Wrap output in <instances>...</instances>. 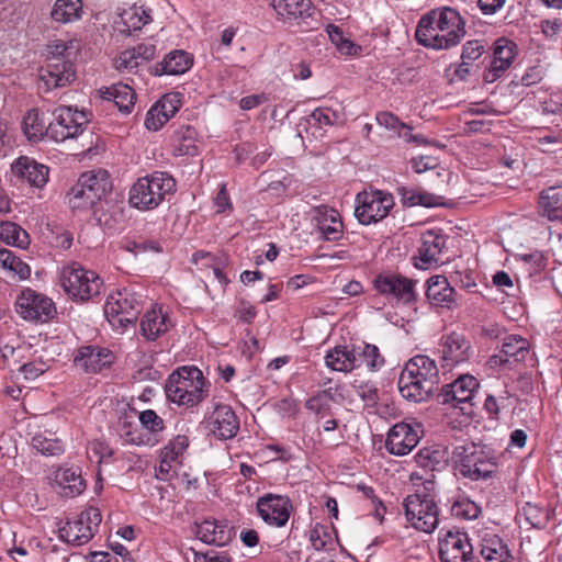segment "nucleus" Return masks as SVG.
I'll return each instance as SVG.
<instances>
[{"label": "nucleus", "mask_w": 562, "mask_h": 562, "mask_svg": "<svg viewBox=\"0 0 562 562\" xmlns=\"http://www.w3.org/2000/svg\"><path fill=\"white\" fill-rule=\"evenodd\" d=\"M454 470L472 481L486 480L497 471V458L493 449L473 441L456 445L452 450Z\"/></svg>", "instance_id": "obj_1"}, {"label": "nucleus", "mask_w": 562, "mask_h": 562, "mask_svg": "<svg viewBox=\"0 0 562 562\" xmlns=\"http://www.w3.org/2000/svg\"><path fill=\"white\" fill-rule=\"evenodd\" d=\"M165 392L172 403L193 407L207 396L209 390L201 370L195 367H181L169 375Z\"/></svg>", "instance_id": "obj_2"}, {"label": "nucleus", "mask_w": 562, "mask_h": 562, "mask_svg": "<svg viewBox=\"0 0 562 562\" xmlns=\"http://www.w3.org/2000/svg\"><path fill=\"white\" fill-rule=\"evenodd\" d=\"M176 191V181L167 172L155 171L137 179L128 192V202L139 211H150Z\"/></svg>", "instance_id": "obj_3"}, {"label": "nucleus", "mask_w": 562, "mask_h": 562, "mask_svg": "<svg viewBox=\"0 0 562 562\" xmlns=\"http://www.w3.org/2000/svg\"><path fill=\"white\" fill-rule=\"evenodd\" d=\"M112 190L110 175L104 169L83 172L67 193L72 210L88 211L105 198Z\"/></svg>", "instance_id": "obj_4"}, {"label": "nucleus", "mask_w": 562, "mask_h": 562, "mask_svg": "<svg viewBox=\"0 0 562 562\" xmlns=\"http://www.w3.org/2000/svg\"><path fill=\"white\" fill-rule=\"evenodd\" d=\"M59 282L74 302H88L100 294L103 281L93 270L72 261L64 266L59 272Z\"/></svg>", "instance_id": "obj_5"}, {"label": "nucleus", "mask_w": 562, "mask_h": 562, "mask_svg": "<svg viewBox=\"0 0 562 562\" xmlns=\"http://www.w3.org/2000/svg\"><path fill=\"white\" fill-rule=\"evenodd\" d=\"M434 482L428 480L424 491L406 496L403 502L405 517L416 529L426 533L432 532L438 526V506L435 495L430 493Z\"/></svg>", "instance_id": "obj_6"}, {"label": "nucleus", "mask_w": 562, "mask_h": 562, "mask_svg": "<svg viewBox=\"0 0 562 562\" xmlns=\"http://www.w3.org/2000/svg\"><path fill=\"white\" fill-rule=\"evenodd\" d=\"M140 312V295L126 289L110 294L104 304V315L116 328H124L135 322Z\"/></svg>", "instance_id": "obj_7"}, {"label": "nucleus", "mask_w": 562, "mask_h": 562, "mask_svg": "<svg viewBox=\"0 0 562 562\" xmlns=\"http://www.w3.org/2000/svg\"><path fill=\"white\" fill-rule=\"evenodd\" d=\"M356 203L355 216L362 225L382 221L395 204L393 195L381 190L359 192Z\"/></svg>", "instance_id": "obj_8"}, {"label": "nucleus", "mask_w": 562, "mask_h": 562, "mask_svg": "<svg viewBox=\"0 0 562 562\" xmlns=\"http://www.w3.org/2000/svg\"><path fill=\"white\" fill-rule=\"evenodd\" d=\"M53 114L55 121L47 126V138L55 142L76 138L82 134L89 123V117L85 112L74 110L71 106H59Z\"/></svg>", "instance_id": "obj_9"}, {"label": "nucleus", "mask_w": 562, "mask_h": 562, "mask_svg": "<svg viewBox=\"0 0 562 562\" xmlns=\"http://www.w3.org/2000/svg\"><path fill=\"white\" fill-rule=\"evenodd\" d=\"M76 79V67L71 59L46 58L38 70V88L45 92L65 88Z\"/></svg>", "instance_id": "obj_10"}, {"label": "nucleus", "mask_w": 562, "mask_h": 562, "mask_svg": "<svg viewBox=\"0 0 562 562\" xmlns=\"http://www.w3.org/2000/svg\"><path fill=\"white\" fill-rule=\"evenodd\" d=\"M15 307L18 314L26 321L46 323L56 314L53 301L32 289L21 292L15 301Z\"/></svg>", "instance_id": "obj_11"}, {"label": "nucleus", "mask_w": 562, "mask_h": 562, "mask_svg": "<svg viewBox=\"0 0 562 562\" xmlns=\"http://www.w3.org/2000/svg\"><path fill=\"white\" fill-rule=\"evenodd\" d=\"M438 20L436 21L440 26V35L436 33L439 43V50L450 49L457 46L465 36V21L460 13L452 8L443 7L438 8Z\"/></svg>", "instance_id": "obj_12"}, {"label": "nucleus", "mask_w": 562, "mask_h": 562, "mask_svg": "<svg viewBox=\"0 0 562 562\" xmlns=\"http://www.w3.org/2000/svg\"><path fill=\"white\" fill-rule=\"evenodd\" d=\"M415 283L402 274L390 272L376 276L373 281L379 293L405 304L416 301Z\"/></svg>", "instance_id": "obj_13"}, {"label": "nucleus", "mask_w": 562, "mask_h": 562, "mask_svg": "<svg viewBox=\"0 0 562 562\" xmlns=\"http://www.w3.org/2000/svg\"><path fill=\"white\" fill-rule=\"evenodd\" d=\"M292 509V502L285 495L266 494L257 501L258 515L274 527L285 526Z\"/></svg>", "instance_id": "obj_14"}, {"label": "nucleus", "mask_w": 562, "mask_h": 562, "mask_svg": "<svg viewBox=\"0 0 562 562\" xmlns=\"http://www.w3.org/2000/svg\"><path fill=\"white\" fill-rule=\"evenodd\" d=\"M528 359L532 360V352L528 339L519 335H507L503 339L499 352L488 359V364L491 368H496L524 362Z\"/></svg>", "instance_id": "obj_15"}, {"label": "nucleus", "mask_w": 562, "mask_h": 562, "mask_svg": "<svg viewBox=\"0 0 562 562\" xmlns=\"http://www.w3.org/2000/svg\"><path fill=\"white\" fill-rule=\"evenodd\" d=\"M441 562H472L473 547L467 533L448 531L439 542Z\"/></svg>", "instance_id": "obj_16"}, {"label": "nucleus", "mask_w": 562, "mask_h": 562, "mask_svg": "<svg viewBox=\"0 0 562 562\" xmlns=\"http://www.w3.org/2000/svg\"><path fill=\"white\" fill-rule=\"evenodd\" d=\"M515 49L516 44L507 38H498L495 42L490 67L483 74L485 82H495L504 75L515 59Z\"/></svg>", "instance_id": "obj_17"}, {"label": "nucleus", "mask_w": 562, "mask_h": 562, "mask_svg": "<svg viewBox=\"0 0 562 562\" xmlns=\"http://www.w3.org/2000/svg\"><path fill=\"white\" fill-rule=\"evenodd\" d=\"M206 423L211 432L222 440L235 437L239 429L238 417L226 404H216Z\"/></svg>", "instance_id": "obj_18"}, {"label": "nucleus", "mask_w": 562, "mask_h": 562, "mask_svg": "<svg viewBox=\"0 0 562 562\" xmlns=\"http://www.w3.org/2000/svg\"><path fill=\"white\" fill-rule=\"evenodd\" d=\"M477 380L469 374L460 375L452 383L442 386L439 398L442 404H469L477 391Z\"/></svg>", "instance_id": "obj_19"}, {"label": "nucleus", "mask_w": 562, "mask_h": 562, "mask_svg": "<svg viewBox=\"0 0 562 562\" xmlns=\"http://www.w3.org/2000/svg\"><path fill=\"white\" fill-rule=\"evenodd\" d=\"M418 431L406 423L395 424L389 431L385 448L391 454L405 456L418 443Z\"/></svg>", "instance_id": "obj_20"}, {"label": "nucleus", "mask_w": 562, "mask_h": 562, "mask_svg": "<svg viewBox=\"0 0 562 562\" xmlns=\"http://www.w3.org/2000/svg\"><path fill=\"white\" fill-rule=\"evenodd\" d=\"M403 373L419 380L430 391L435 392L439 384V371L432 359L424 355H417L409 359Z\"/></svg>", "instance_id": "obj_21"}, {"label": "nucleus", "mask_w": 562, "mask_h": 562, "mask_svg": "<svg viewBox=\"0 0 562 562\" xmlns=\"http://www.w3.org/2000/svg\"><path fill=\"white\" fill-rule=\"evenodd\" d=\"M113 361L112 352L99 346H83L75 356V364L87 373H97Z\"/></svg>", "instance_id": "obj_22"}, {"label": "nucleus", "mask_w": 562, "mask_h": 562, "mask_svg": "<svg viewBox=\"0 0 562 562\" xmlns=\"http://www.w3.org/2000/svg\"><path fill=\"white\" fill-rule=\"evenodd\" d=\"M313 222L324 239L336 241L342 235V222L339 213L326 205L313 209Z\"/></svg>", "instance_id": "obj_23"}, {"label": "nucleus", "mask_w": 562, "mask_h": 562, "mask_svg": "<svg viewBox=\"0 0 562 562\" xmlns=\"http://www.w3.org/2000/svg\"><path fill=\"white\" fill-rule=\"evenodd\" d=\"M442 361L445 367H453L465 362L471 356V344L459 333H451L443 337L441 345Z\"/></svg>", "instance_id": "obj_24"}, {"label": "nucleus", "mask_w": 562, "mask_h": 562, "mask_svg": "<svg viewBox=\"0 0 562 562\" xmlns=\"http://www.w3.org/2000/svg\"><path fill=\"white\" fill-rule=\"evenodd\" d=\"M195 536L206 544L224 547L233 540L235 531L223 521L204 520L196 525Z\"/></svg>", "instance_id": "obj_25"}, {"label": "nucleus", "mask_w": 562, "mask_h": 562, "mask_svg": "<svg viewBox=\"0 0 562 562\" xmlns=\"http://www.w3.org/2000/svg\"><path fill=\"white\" fill-rule=\"evenodd\" d=\"M12 172L30 186L43 188L48 181V168L29 157H20L12 164Z\"/></svg>", "instance_id": "obj_26"}, {"label": "nucleus", "mask_w": 562, "mask_h": 562, "mask_svg": "<svg viewBox=\"0 0 562 562\" xmlns=\"http://www.w3.org/2000/svg\"><path fill=\"white\" fill-rule=\"evenodd\" d=\"M454 295L456 291L447 278L434 276L427 280L426 296L431 304L451 308L456 302Z\"/></svg>", "instance_id": "obj_27"}, {"label": "nucleus", "mask_w": 562, "mask_h": 562, "mask_svg": "<svg viewBox=\"0 0 562 562\" xmlns=\"http://www.w3.org/2000/svg\"><path fill=\"white\" fill-rule=\"evenodd\" d=\"M439 9H434L424 14L417 24L415 31V38L418 44L424 47L439 50V43L436 37V33L438 36L440 35V26L436 22L438 20Z\"/></svg>", "instance_id": "obj_28"}, {"label": "nucleus", "mask_w": 562, "mask_h": 562, "mask_svg": "<svg viewBox=\"0 0 562 562\" xmlns=\"http://www.w3.org/2000/svg\"><path fill=\"white\" fill-rule=\"evenodd\" d=\"M150 13V9L134 3L119 12V21L115 23L123 25V27L120 29L121 32L131 34L133 31H139L144 25L151 22Z\"/></svg>", "instance_id": "obj_29"}, {"label": "nucleus", "mask_w": 562, "mask_h": 562, "mask_svg": "<svg viewBox=\"0 0 562 562\" xmlns=\"http://www.w3.org/2000/svg\"><path fill=\"white\" fill-rule=\"evenodd\" d=\"M192 66L190 55L184 50H172L165 56L162 61L157 63L151 74L155 76L162 75H182Z\"/></svg>", "instance_id": "obj_30"}, {"label": "nucleus", "mask_w": 562, "mask_h": 562, "mask_svg": "<svg viewBox=\"0 0 562 562\" xmlns=\"http://www.w3.org/2000/svg\"><path fill=\"white\" fill-rule=\"evenodd\" d=\"M481 555L485 562H513L514 557L503 539L494 533H486L481 541Z\"/></svg>", "instance_id": "obj_31"}, {"label": "nucleus", "mask_w": 562, "mask_h": 562, "mask_svg": "<svg viewBox=\"0 0 562 562\" xmlns=\"http://www.w3.org/2000/svg\"><path fill=\"white\" fill-rule=\"evenodd\" d=\"M356 347L336 346L327 351L325 362L328 368L338 372H350L359 367Z\"/></svg>", "instance_id": "obj_32"}, {"label": "nucleus", "mask_w": 562, "mask_h": 562, "mask_svg": "<svg viewBox=\"0 0 562 562\" xmlns=\"http://www.w3.org/2000/svg\"><path fill=\"white\" fill-rule=\"evenodd\" d=\"M156 47L153 44H139L120 54L115 64L119 70H132L140 64L155 57Z\"/></svg>", "instance_id": "obj_33"}, {"label": "nucleus", "mask_w": 562, "mask_h": 562, "mask_svg": "<svg viewBox=\"0 0 562 562\" xmlns=\"http://www.w3.org/2000/svg\"><path fill=\"white\" fill-rule=\"evenodd\" d=\"M198 133L190 125H181L175 130L172 135V147L176 156H196L199 146L196 144Z\"/></svg>", "instance_id": "obj_34"}, {"label": "nucleus", "mask_w": 562, "mask_h": 562, "mask_svg": "<svg viewBox=\"0 0 562 562\" xmlns=\"http://www.w3.org/2000/svg\"><path fill=\"white\" fill-rule=\"evenodd\" d=\"M539 210L549 221H562V187H549L541 191Z\"/></svg>", "instance_id": "obj_35"}, {"label": "nucleus", "mask_w": 562, "mask_h": 562, "mask_svg": "<svg viewBox=\"0 0 562 562\" xmlns=\"http://www.w3.org/2000/svg\"><path fill=\"white\" fill-rule=\"evenodd\" d=\"M104 100L113 101L121 112L131 113L136 94L134 90L125 83H116L100 90Z\"/></svg>", "instance_id": "obj_36"}, {"label": "nucleus", "mask_w": 562, "mask_h": 562, "mask_svg": "<svg viewBox=\"0 0 562 562\" xmlns=\"http://www.w3.org/2000/svg\"><path fill=\"white\" fill-rule=\"evenodd\" d=\"M55 481L67 497H75L85 491L86 484L79 468L58 469Z\"/></svg>", "instance_id": "obj_37"}, {"label": "nucleus", "mask_w": 562, "mask_h": 562, "mask_svg": "<svg viewBox=\"0 0 562 562\" xmlns=\"http://www.w3.org/2000/svg\"><path fill=\"white\" fill-rule=\"evenodd\" d=\"M82 0H56L50 11L52 20L59 24L76 22L82 18Z\"/></svg>", "instance_id": "obj_38"}, {"label": "nucleus", "mask_w": 562, "mask_h": 562, "mask_svg": "<svg viewBox=\"0 0 562 562\" xmlns=\"http://www.w3.org/2000/svg\"><path fill=\"white\" fill-rule=\"evenodd\" d=\"M274 11L284 18L304 20L314 12L311 0H272Z\"/></svg>", "instance_id": "obj_39"}, {"label": "nucleus", "mask_w": 562, "mask_h": 562, "mask_svg": "<svg viewBox=\"0 0 562 562\" xmlns=\"http://www.w3.org/2000/svg\"><path fill=\"white\" fill-rule=\"evenodd\" d=\"M167 330L168 317L160 308L146 312L140 319V333L147 340H156Z\"/></svg>", "instance_id": "obj_40"}, {"label": "nucleus", "mask_w": 562, "mask_h": 562, "mask_svg": "<svg viewBox=\"0 0 562 562\" xmlns=\"http://www.w3.org/2000/svg\"><path fill=\"white\" fill-rule=\"evenodd\" d=\"M93 527L86 525L78 516L72 521H67L59 528V537L65 542L74 546H82L93 537Z\"/></svg>", "instance_id": "obj_41"}, {"label": "nucleus", "mask_w": 562, "mask_h": 562, "mask_svg": "<svg viewBox=\"0 0 562 562\" xmlns=\"http://www.w3.org/2000/svg\"><path fill=\"white\" fill-rule=\"evenodd\" d=\"M445 238L432 232H427L423 235L422 246L418 249V260L423 263H416L418 268H425V265L438 262L442 248L445 247Z\"/></svg>", "instance_id": "obj_42"}, {"label": "nucleus", "mask_w": 562, "mask_h": 562, "mask_svg": "<svg viewBox=\"0 0 562 562\" xmlns=\"http://www.w3.org/2000/svg\"><path fill=\"white\" fill-rule=\"evenodd\" d=\"M397 385L401 395L405 400L414 403L425 402L434 394V392L423 385L419 380H416L403 372L400 374Z\"/></svg>", "instance_id": "obj_43"}, {"label": "nucleus", "mask_w": 562, "mask_h": 562, "mask_svg": "<svg viewBox=\"0 0 562 562\" xmlns=\"http://www.w3.org/2000/svg\"><path fill=\"white\" fill-rule=\"evenodd\" d=\"M32 446L43 456H59L64 452V443L55 432L44 431L32 438Z\"/></svg>", "instance_id": "obj_44"}, {"label": "nucleus", "mask_w": 562, "mask_h": 562, "mask_svg": "<svg viewBox=\"0 0 562 562\" xmlns=\"http://www.w3.org/2000/svg\"><path fill=\"white\" fill-rule=\"evenodd\" d=\"M23 133L31 142H38L47 137V126L40 117L37 109L30 110L23 119Z\"/></svg>", "instance_id": "obj_45"}, {"label": "nucleus", "mask_w": 562, "mask_h": 562, "mask_svg": "<svg viewBox=\"0 0 562 562\" xmlns=\"http://www.w3.org/2000/svg\"><path fill=\"white\" fill-rule=\"evenodd\" d=\"M0 239L8 245L26 248L30 244V236L25 229L13 222L0 223Z\"/></svg>", "instance_id": "obj_46"}, {"label": "nucleus", "mask_w": 562, "mask_h": 562, "mask_svg": "<svg viewBox=\"0 0 562 562\" xmlns=\"http://www.w3.org/2000/svg\"><path fill=\"white\" fill-rule=\"evenodd\" d=\"M356 355L359 359V367L364 363L371 371L379 370L384 363V358L374 345L364 344L362 347H356Z\"/></svg>", "instance_id": "obj_47"}, {"label": "nucleus", "mask_w": 562, "mask_h": 562, "mask_svg": "<svg viewBox=\"0 0 562 562\" xmlns=\"http://www.w3.org/2000/svg\"><path fill=\"white\" fill-rule=\"evenodd\" d=\"M0 267L13 272L21 279L29 278L31 272L30 267L25 262L16 257L11 250L4 248L0 249Z\"/></svg>", "instance_id": "obj_48"}, {"label": "nucleus", "mask_w": 562, "mask_h": 562, "mask_svg": "<svg viewBox=\"0 0 562 562\" xmlns=\"http://www.w3.org/2000/svg\"><path fill=\"white\" fill-rule=\"evenodd\" d=\"M311 120L318 128H326L342 123L341 115L327 106L315 109L311 114Z\"/></svg>", "instance_id": "obj_49"}, {"label": "nucleus", "mask_w": 562, "mask_h": 562, "mask_svg": "<svg viewBox=\"0 0 562 562\" xmlns=\"http://www.w3.org/2000/svg\"><path fill=\"white\" fill-rule=\"evenodd\" d=\"M481 512V507L469 498H461L452 505V514L463 519H475L480 516Z\"/></svg>", "instance_id": "obj_50"}, {"label": "nucleus", "mask_w": 562, "mask_h": 562, "mask_svg": "<svg viewBox=\"0 0 562 562\" xmlns=\"http://www.w3.org/2000/svg\"><path fill=\"white\" fill-rule=\"evenodd\" d=\"M189 446V439L184 435H178L164 447L161 453L165 458H169L176 463L180 464L178 460Z\"/></svg>", "instance_id": "obj_51"}, {"label": "nucleus", "mask_w": 562, "mask_h": 562, "mask_svg": "<svg viewBox=\"0 0 562 562\" xmlns=\"http://www.w3.org/2000/svg\"><path fill=\"white\" fill-rule=\"evenodd\" d=\"M181 99L179 93H167L162 95L155 104L154 111L157 109L160 113L166 114L167 119H171L180 109Z\"/></svg>", "instance_id": "obj_52"}, {"label": "nucleus", "mask_w": 562, "mask_h": 562, "mask_svg": "<svg viewBox=\"0 0 562 562\" xmlns=\"http://www.w3.org/2000/svg\"><path fill=\"white\" fill-rule=\"evenodd\" d=\"M49 369V363L42 359H36L20 367L19 372L25 380L32 381L45 373Z\"/></svg>", "instance_id": "obj_53"}, {"label": "nucleus", "mask_w": 562, "mask_h": 562, "mask_svg": "<svg viewBox=\"0 0 562 562\" xmlns=\"http://www.w3.org/2000/svg\"><path fill=\"white\" fill-rule=\"evenodd\" d=\"M138 418L142 426L151 432H158L165 428L164 419L153 409L140 412Z\"/></svg>", "instance_id": "obj_54"}, {"label": "nucleus", "mask_w": 562, "mask_h": 562, "mask_svg": "<svg viewBox=\"0 0 562 562\" xmlns=\"http://www.w3.org/2000/svg\"><path fill=\"white\" fill-rule=\"evenodd\" d=\"M330 540V533L327 531V528L323 525L316 524L310 530V541L313 548L317 551L324 550Z\"/></svg>", "instance_id": "obj_55"}, {"label": "nucleus", "mask_w": 562, "mask_h": 562, "mask_svg": "<svg viewBox=\"0 0 562 562\" xmlns=\"http://www.w3.org/2000/svg\"><path fill=\"white\" fill-rule=\"evenodd\" d=\"M484 52L485 46L482 41H468L462 47L461 60L472 63L479 59L484 54Z\"/></svg>", "instance_id": "obj_56"}, {"label": "nucleus", "mask_w": 562, "mask_h": 562, "mask_svg": "<svg viewBox=\"0 0 562 562\" xmlns=\"http://www.w3.org/2000/svg\"><path fill=\"white\" fill-rule=\"evenodd\" d=\"M415 460L418 465L430 471L437 470V467L440 464L439 452L430 451L429 449L419 450L415 456Z\"/></svg>", "instance_id": "obj_57"}, {"label": "nucleus", "mask_w": 562, "mask_h": 562, "mask_svg": "<svg viewBox=\"0 0 562 562\" xmlns=\"http://www.w3.org/2000/svg\"><path fill=\"white\" fill-rule=\"evenodd\" d=\"M376 122L386 130L397 132V130H409V126L401 122L400 119L391 112H380L376 114Z\"/></svg>", "instance_id": "obj_58"}, {"label": "nucleus", "mask_w": 562, "mask_h": 562, "mask_svg": "<svg viewBox=\"0 0 562 562\" xmlns=\"http://www.w3.org/2000/svg\"><path fill=\"white\" fill-rule=\"evenodd\" d=\"M72 48L71 42L64 41H55L52 44L47 45V56L46 58H60V59H70V49Z\"/></svg>", "instance_id": "obj_59"}, {"label": "nucleus", "mask_w": 562, "mask_h": 562, "mask_svg": "<svg viewBox=\"0 0 562 562\" xmlns=\"http://www.w3.org/2000/svg\"><path fill=\"white\" fill-rule=\"evenodd\" d=\"M357 394L362 398L367 406H375L379 401L378 389L371 382H366L358 385Z\"/></svg>", "instance_id": "obj_60"}, {"label": "nucleus", "mask_w": 562, "mask_h": 562, "mask_svg": "<svg viewBox=\"0 0 562 562\" xmlns=\"http://www.w3.org/2000/svg\"><path fill=\"white\" fill-rule=\"evenodd\" d=\"M169 120L166 114L160 113L157 109L154 111V105L149 109L145 119V126L149 131H158Z\"/></svg>", "instance_id": "obj_61"}, {"label": "nucleus", "mask_w": 562, "mask_h": 562, "mask_svg": "<svg viewBox=\"0 0 562 562\" xmlns=\"http://www.w3.org/2000/svg\"><path fill=\"white\" fill-rule=\"evenodd\" d=\"M173 463L176 462L160 453V463L156 470V477L160 481L170 480L176 474Z\"/></svg>", "instance_id": "obj_62"}, {"label": "nucleus", "mask_w": 562, "mask_h": 562, "mask_svg": "<svg viewBox=\"0 0 562 562\" xmlns=\"http://www.w3.org/2000/svg\"><path fill=\"white\" fill-rule=\"evenodd\" d=\"M412 167L417 173L434 169L438 162L436 158L429 156H420L412 159Z\"/></svg>", "instance_id": "obj_63"}, {"label": "nucleus", "mask_w": 562, "mask_h": 562, "mask_svg": "<svg viewBox=\"0 0 562 562\" xmlns=\"http://www.w3.org/2000/svg\"><path fill=\"white\" fill-rule=\"evenodd\" d=\"M401 196V201L405 206H417L418 205V189L401 187L397 189Z\"/></svg>", "instance_id": "obj_64"}]
</instances>
